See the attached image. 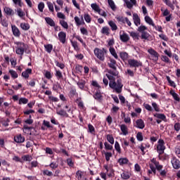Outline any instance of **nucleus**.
<instances>
[{"mask_svg":"<svg viewBox=\"0 0 180 180\" xmlns=\"http://www.w3.org/2000/svg\"><path fill=\"white\" fill-rule=\"evenodd\" d=\"M75 70H76L77 74H81V72H82V70H84V68H82V65H77L75 67Z\"/></svg>","mask_w":180,"mask_h":180,"instance_id":"680f3d73","label":"nucleus"},{"mask_svg":"<svg viewBox=\"0 0 180 180\" xmlns=\"http://www.w3.org/2000/svg\"><path fill=\"white\" fill-rule=\"evenodd\" d=\"M120 58L123 61H126L127 60V58H129V53H127V52H121L120 53Z\"/></svg>","mask_w":180,"mask_h":180,"instance_id":"e433bc0d","label":"nucleus"},{"mask_svg":"<svg viewBox=\"0 0 180 180\" xmlns=\"http://www.w3.org/2000/svg\"><path fill=\"white\" fill-rule=\"evenodd\" d=\"M71 44L74 50H75V51H79V46H78V42L71 41Z\"/></svg>","mask_w":180,"mask_h":180,"instance_id":"a18cd8bd","label":"nucleus"},{"mask_svg":"<svg viewBox=\"0 0 180 180\" xmlns=\"http://www.w3.org/2000/svg\"><path fill=\"white\" fill-rule=\"evenodd\" d=\"M115 19L117 20L119 23H126V18L122 16V15H116Z\"/></svg>","mask_w":180,"mask_h":180,"instance_id":"c756f323","label":"nucleus"},{"mask_svg":"<svg viewBox=\"0 0 180 180\" xmlns=\"http://www.w3.org/2000/svg\"><path fill=\"white\" fill-rule=\"evenodd\" d=\"M152 106H153V109L155 110V112H160V105H158V104H157V103L153 102Z\"/></svg>","mask_w":180,"mask_h":180,"instance_id":"69168bd1","label":"nucleus"},{"mask_svg":"<svg viewBox=\"0 0 180 180\" xmlns=\"http://www.w3.org/2000/svg\"><path fill=\"white\" fill-rule=\"evenodd\" d=\"M84 18L85 22H86V23H91V22L92 21V18H91V15H89V14L88 13H85L84 15Z\"/></svg>","mask_w":180,"mask_h":180,"instance_id":"c03bdc74","label":"nucleus"},{"mask_svg":"<svg viewBox=\"0 0 180 180\" xmlns=\"http://www.w3.org/2000/svg\"><path fill=\"white\" fill-rule=\"evenodd\" d=\"M77 84L79 89H82L83 91V89H85V85L86 84V82L84 79H81Z\"/></svg>","mask_w":180,"mask_h":180,"instance_id":"b1692460","label":"nucleus"},{"mask_svg":"<svg viewBox=\"0 0 180 180\" xmlns=\"http://www.w3.org/2000/svg\"><path fill=\"white\" fill-rule=\"evenodd\" d=\"M45 20L46 22V23L48 25H49V26L53 27H56V22H54V20L53 19H51V18L49 17H46L45 18Z\"/></svg>","mask_w":180,"mask_h":180,"instance_id":"a878e982","label":"nucleus"},{"mask_svg":"<svg viewBox=\"0 0 180 180\" xmlns=\"http://www.w3.org/2000/svg\"><path fill=\"white\" fill-rule=\"evenodd\" d=\"M27 102H29V100L26 98H20L19 99V105H22V103H23V105H26Z\"/></svg>","mask_w":180,"mask_h":180,"instance_id":"e2e57ef3","label":"nucleus"},{"mask_svg":"<svg viewBox=\"0 0 180 180\" xmlns=\"http://www.w3.org/2000/svg\"><path fill=\"white\" fill-rule=\"evenodd\" d=\"M55 71V77H56L57 79H58L59 81H65L67 79L66 77H64V76L63 75V72L60 70L56 69Z\"/></svg>","mask_w":180,"mask_h":180,"instance_id":"ddd939ff","label":"nucleus"},{"mask_svg":"<svg viewBox=\"0 0 180 180\" xmlns=\"http://www.w3.org/2000/svg\"><path fill=\"white\" fill-rule=\"evenodd\" d=\"M43 175L46 176H53V172H51L49 169H45L42 172Z\"/></svg>","mask_w":180,"mask_h":180,"instance_id":"5fc2aeb1","label":"nucleus"},{"mask_svg":"<svg viewBox=\"0 0 180 180\" xmlns=\"http://www.w3.org/2000/svg\"><path fill=\"white\" fill-rule=\"evenodd\" d=\"M88 133H90L91 134H95L96 131H95V127L92 125L91 124H88Z\"/></svg>","mask_w":180,"mask_h":180,"instance_id":"7c9ffc66","label":"nucleus"},{"mask_svg":"<svg viewBox=\"0 0 180 180\" xmlns=\"http://www.w3.org/2000/svg\"><path fill=\"white\" fill-rule=\"evenodd\" d=\"M17 14L20 18H23V16L26 15V13H25V12H23V10H22V8H17Z\"/></svg>","mask_w":180,"mask_h":180,"instance_id":"09e8293b","label":"nucleus"},{"mask_svg":"<svg viewBox=\"0 0 180 180\" xmlns=\"http://www.w3.org/2000/svg\"><path fill=\"white\" fill-rule=\"evenodd\" d=\"M109 26L111 27V30L115 31L117 29V25H116V23L113 21H109L108 22Z\"/></svg>","mask_w":180,"mask_h":180,"instance_id":"37998d69","label":"nucleus"},{"mask_svg":"<svg viewBox=\"0 0 180 180\" xmlns=\"http://www.w3.org/2000/svg\"><path fill=\"white\" fill-rule=\"evenodd\" d=\"M120 127L124 136H127V134H129V128H127V126H126V124H122L120 125Z\"/></svg>","mask_w":180,"mask_h":180,"instance_id":"6ab92c4d","label":"nucleus"},{"mask_svg":"<svg viewBox=\"0 0 180 180\" xmlns=\"http://www.w3.org/2000/svg\"><path fill=\"white\" fill-rule=\"evenodd\" d=\"M91 8H92V9L94 10V11H95V12H99V11H100V8H99V6L98 5V4H91Z\"/></svg>","mask_w":180,"mask_h":180,"instance_id":"13d9d810","label":"nucleus"},{"mask_svg":"<svg viewBox=\"0 0 180 180\" xmlns=\"http://www.w3.org/2000/svg\"><path fill=\"white\" fill-rule=\"evenodd\" d=\"M105 149L108 150H113V146L109 144L108 142L104 143Z\"/></svg>","mask_w":180,"mask_h":180,"instance_id":"338daca9","label":"nucleus"},{"mask_svg":"<svg viewBox=\"0 0 180 180\" xmlns=\"http://www.w3.org/2000/svg\"><path fill=\"white\" fill-rule=\"evenodd\" d=\"M108 5L112 9V11H115L116 9V5L115 4V1L113 0H108Z\"/></svg>","mask_w":180,"mask_h":180,"instance_id":"3c124183","label":"nucleus"},{"mask_svg":"<svg viewBox=\"0 0 180 180\" xmlns=\"http://www.w3.org/2000/svg\"><path fill=\"white\" fill-rule=\"evenodd\" d=\"M44 49H45L46 51H47L49 53V54H50L51 53V51H53V44H45Z\"/></svg>","mask_w":180,"mask_h":180,"instance_id":"473e14b6","label":"nucleus"},{"mask_svg":"<svg viewBox=\"0 0 180 180\" xmlns=\"http://www.w3.org/2000/svg\"><path fill=\"white\" fill-rule=\"evenodd\" d=\"M106 139L108 143L110 144H115V138H113V135L112 134H107Z\"/></svg>","mask_w":180,"mask_h":180,"instance_id":"c9c22d12","label":"nucleus"},{"mask_svg":"<svg viewBox=\"0 0 180 180\" xmlns=\"http://www.w3.org/2000/svg\"><path fill=\"white\" fill-rule=\"evenodd\" d=\"M145 22L148 23V25L153 26L154 29H157V25H155V24L154 23V21H153V19L150 16L148 15L145 16Z\"/></svg>","mask_w":180,"mask_h":180,"instance_id":"f3484780","label":"nucleus"},{"mask_svg":"<svg viewBox=\"0 0 180 180\" xmlns=\"http://www.w3.org/2000/svg\"><path fill=\"white\" fill-rule=\"evenodd\" d=\"M14 141H15V143H18V144L25 143V136H22L20 134H17L14 136Z\"/></svg>","mask_w":180,"mask_h":180,"instance_id":"2eb2a0df","label":"nucleus"},{"mask_svg":"<svg viewBox=\"0 0 180 180\" xmlns=\"http://www.w3.org/2000/svg\"><path fill=\"white\" fill-rule=\"evenodd\" d=\"M117 162L121 167H123V165L129 164V159L127 158H120L118 159Z\"/></svg>","mask_w":180,"mask_h":180,"instance_id":"412c9836","label":"nucleus"},{"mask_svg":"<svg viewBox=\"0 0 180 180\" xmlns=\"http://www.w3.org/2000/svg\"><path fill=\"white\" fill-rule=\"evenodd\" d=\"M121 177L122 178V179H130V174H129L128 172H123L121 174Z\"/></svg>","mask_w":180,"mask_h":180,"instance_id":"6e6d98bb","label":"nucleus"},{"mask_svg":"<svg viewBox=\"0 0 180 180\" xmlns=\"http://www.w3.org/2000/svg\"><path fill=\"white\" fill-rule=\"evenodd\" d=\"M128 64L130 68H135L134 71H137V68H139V67H143V63L136 59H129L128 60Z\"/></svg>","mask_w":180,"mask_h":180,"instance_id":"0eeeda50","label":"nucleus"},{"mask_svg":"<svg viewBox=\"0 0 180 180\" xmlns=\"http://www.w3.org/2000/svg\"><path fill=\"white\" fill-rule=\"evenodd\" d=\"M115 148L118 154H122V148H120V144H119V142L117 141H115Z\"/></svg>","mask_w":180,"mask_h":180,"instance_id":"a19ab883","label":"nucleus"},{"mask_svg":"<svg viewBox=\"0 0 180 180\" xmlns=\"http://www.w3.org/2000/svg\"><path fill=\"white\" fill-rule=\"evenodd\" d=\"M57 114L60 116H64L65 117H68V113H67V111L64 110H60L58 112H57Z\"/></svg>","mask_w":180,"mask_h":180,"instance_id":"de8ad7c7","label":"nucleus"},{"mask_svg":"<svg viewBox=\"0 0 180 180\" xmlns=\"http://www.w3.org/2000/svg\"><path fill=\"white\" fill-rule=\"evenodd\" d=\"M101 33L102 34H105V36H109L110 34V29H109V27H103Z\"/></svg>","mask_w":180,"mask_h":180,"instance_id":"bb28decb","label":"nucleus"},{"mask_svg":"<svg viewBox=\"0 0 180 180\" xmlns=\"http://www.w3.org/2000/svg\"><path fill=\"white\" fill-rule=\"evenodd\" d=\"M70 96L74 98V96H78V93H77V89H72L70 91Z\"/></svg>","mask_w":180,"mask_h":180,"instance_id":"8fccbe9b","label":"nucleus"},{"mask_svg":"<svg viewBox=\"0 0 180 180\" xmlns=\"http://www.w3.org/2000/svg\"><path fill=\"white\" fill-rule=\"evenodd\" d=\"M135 127L137 129H143L144 127H146V124L144 123V120L142 119H139L136 121V125Z\"/></svg>","mask_w":180,"mask_h":180,"instance_id":"4468645a","label":"nucleus"},{"mask_svg":"<svg viewBox=\"0 0 180 180\" xmlns=\"http://www.w3.org/2000/svg\"><path fill=\"white\" fill-rule=\"evenodd\" d=\"M38 9L39 12H43V10L44 9V4L43 2H40L38 4Z\"/></svg>","mask_w":180,"mask_h":180,"instance_id":"774afa93","label":"nucleus"},{"mask_svg":"<svg viewBox=\"0 0 180 180\" xmlns=\"http://www.w3.org/2000/svg\"><path fill=\"white\" fill-rule=\"evenodd\" d=\"M171 164L174 169H179L180 161L176 157H173L171 160Z\"/></svg>","mask_w":180,"mask_h":180,"instance_id":"9d476101","label":"nucleus"},{"mask_svg":"<svg viewBox=\"0 0 180 180\" xmlns=\"http://www.w3.org/2000/svg\"><path fill=\"white\" fill-rule=\"evenodd\" d=\"M154 117H157V119H160V120H163V122H167V117L165 114L155 113L154 114Z\"/></svg>","mask_w":180,"mask_h":180,"instance_id":"393cba45","label":"nucleus"},{"mask_svg":"<svg viewBox=\"0 0 180 180\" xmlns=\"http://www.w3.org/2000/svg\"><path fill=\"white\" fill-rule=\"evenodd\" d=\"M148 53H149V54H150V56L153 57V61H158V57H160V54H158V52H157V51L154 50V49L153 48H150L149 49H148Z\"/></svg>","mask_w":180,"mask_h":180,"instance_id":"1a4fd4ad","label":"nucleus"},{"mask_svg":"<svg viewBox=\"0 0 180 180\" xmlns=\"http://www.w3.org/2000/svg\"><path fill=\"white\" fill-rule=\"evenodd\" d=\"M48 8L52 13L54 12V5H53V3L48 1L47 2Z\"/></svg>","mask_w":180,"mask_h":180,"instance_id":"bf43d9fd","label":"nucleus"},{"mask_svg":"<svg viewBox=\"0 0 180 180\" xmlns=\"http://www.w3.org/2000/svg\"><path fill=\"white\" fill-rule=\"evenodd\" d=\"M166 78L170 86H172L173 88H176V84H175V82L171 80V77H169V76H167Z\"/></svg>","mask_w":180,"mask_h":180,"instance_id":"79ce46f5","label":"nucleus"},{"mask_svg":"<svg viewBox=\"0 0 180 180\" xmlns=\"http://www.w3.org/2000/svg\"><path fill=\"white\" fill-rule=\"evenodd\" d=\"M4 12L5 13H6V15H8L9 16H12L14 15L13 10L9 7H5Z\"/></svg>","mask_w":180,"mask_h":180,"instance_id":"c85d7f7f","label":"nucleus"},{"mask_svg":"<svg viewBox=\"0 0 180 180\" xmlns=\"http://www.w3.org/2000/svg\"><path fill=\"white\" fill-rule=\"evenodd\" d=\"M22 160H23V161H32V160H33V157H32V155H25L23 156H22Z\"/></svg>","mask_w":180,"mask_h":180,"instance_id":"49530a36","label":"nucleus"},{"mask_svg":"<svg viewBox=\"0 0 180 180\" xmlns=\"http://www.w3.org/2000/svg\"><path fill=\"white\" fill-rule=\"evenodd\" d=\"M17 46L15 47V53L18 56H21L25 54V52H26V50H27V45H26L23 42H17L16 43Z\"/></svg>","mask_w":180,"mask_h":180,"instance_id":"20e7f679","label":"nucleus"},{"mask_svg":"<svg viewBox=\"0 0 180 180\" xmlns=\"http://www.w3.org/2000/svg\"><path fill=\"white\" fill-rule=\"evenodd\" d=\"M171 95L173 96L174 101H176L177 102H180V98L179 96L175 92L170 91Z\"/></svg>","mask_w":180,"mask_h":180,"instance_id":"4d7b16f0","label":"nucleus"},{"mask_svg":"<svg viewBox=\"0 0 180 180\" xmlns=\"http://www.w3.org/2000/svg\"><path fill=\"white\" fill-rule=\"evenodd\" d=\"M30 74H32V69L27 68L25 71L22 72V77H23V78H25V79H27V78H29Z\"/></svg>","mask_w":180,"mask_h":180,"instance_id":"5701e85b","label":"nucleus"},{"mask_svg":"<svg viewBox=\"0 0 180 180\" xmlns=\"http://www.w3.org/2000/svg\"><path fill=\"white\" fill-rule=\"evenodd\" d=\"M151 162L154 164L157 171L159 172L160 176H162V178H167V174L168 172V170L167 169H162L164 168V166L162 165H160V162L157 161L155 158H153L151 160Z\"/></svg>","mask_w":180,"mask_h":180,"instance_id":"f03ea898","label":"nucleus"},{"mask_svg":"<svg viewBox=\"0 0 180 180\" xmlns=\"http://www.w3.org/2000/svg\"><path fill=\"white\" fill-rule=\"evenodd\" d=\"M141 40H148V37H150V34L147 32H141Z\"/></svg>","mask_w":180,"mask_h":180,"instance_id":"f704fd0d","label":"nucleus"},{"mask_svg":"<svg viewBox=\"0 0 180 180\" xmlns=\"http://www.w3.org/2000/svg\"><path fill=\"white\" fill-rule=\"evenodd\" d=\"M59 25H60L63 29H68V23L64 20H60Z\"/></svg>","mask_w":180,"mask_h":180,"instance_id":"ea45409f","label":"nucleus"},{"mask_svg":"<svg viewBox=\"0 0 180 180\" xmlns=\"http://www.w3.org/2000/svg\"><path fill=\"white\" fill-rule=\"evenodd\" d=\"M129 36L132 37L133 40H140V34L139 32H129Z\"/></svg>","mask_w":180,"mask_h":180,"instance_id":"4be33fe9","label":"nucleus"},{"mask_svg":"<svg viewBox=\"0 0 180 180\" xmlns=\"http://www.w3.org/2000/svg\"><path fill=\"white\" fill-rule=\"evenodd\" d=\"M108 65L112 70H108V74L110 75H114V77H117V63L116 60L113 58H110V62L108 63Z\"/></svg>","mask_w":180,"mask_h":180,"instance_id":"7ed1b4c3","label":"nucleus"},{"mask_svg":"<svg viewBox=\"0 0 180 180\" xmlns=\"http://www.w3.org/2000/svg\"><path fill=\"white\" fill-rule=\"evenodd\" d=\"M17 46L15 47V53L18 56H21L25 54V52H26V50H27V45H26L23 42H17L16 43Z\"/></svg>","mask_w":180,"mask_h":180,"instance_id":"39448f33","label":"nucleus"},{"mask_svg":"<svg viewBox=\"0 0 180 180\" xmlns=\"http://www.w3.org/2000/svg\"><path fill=\"white\" fill-rule=\"evenodd\" d=\"M147 27L146 25H141L138 27L137 32H139V33H143L147 30Z\"/></svg>","mask_w":180,"mask_h":180,"instance_id":"864d4df0","label":"nucleus"},{"mask_svg":"<svg viewBox=\"0 0 180 180\" xmlns=\"http://www.w3.org/2000/svg\"><path fill=\"white\" fill-rule=\"evenodd\" d=\"M58 36L59 38V41H60V43H62L63 44H65V40L67 39V33L62 31L58 33Z\"/></svg>","mask_w":180,"mask_h":180,"instance_id":"f8f14e48","label":"nucleus"},{"mask_svg":"<svg viewBox=\"0 0 180 180\" xmlns=\"http://www.w3.org/2000/svg\"><path fill=\"white\" fill-rule=\"evenodd\" d=\"M8 72H9L11 78H13V79H16V78H18V72H16V71H15L13 70H10Z\"/></svg>","mask_w":180,"mask_h":180,"instance_id":"4c0bfd02","label":"nucleus"},{"mask_svg":"<svg viewBox=\"0 0 180 180\" xmlns=\"http://www.w3.org/2000/svg\"><path fill=\"white\" fill-rule=\"evenodd\" d=\"M93 97L94 98V99H96V101H98V102H102L103 99V96H102V93H101V91H97L93 96Z\"/></svg>","mask_w":180,"mask_h":180,"instance_id":"dca6fc26","label":"nucleus"},{"mask_svg":"<svg viewBox=\"0 0 180 180\" xmlns=\"http://www.w3.org/2000/svg\"><path fill=\"white\" fill-rule=\"evenodd\" d=\"M94 56L97 57L100 61H105V54H106L107 51L105 49V48H103L102 49L99 48H96L94 51Z\"/></svg>","mask_w":180,"mask_h":180,"instance_id":"423d86ee","label":"nucleus"},{"mask_svg":"<svg viewBox=\"0 0 180 180\" xmlns=\"http://www.w3.org/2000/svg\"><path fill=\"white\" fill-rule=\"evenodd\" d=\"M113 76V75H111L106 74V77L110 81L109 86L111 88V89H115L117 94H122V89H123L122 79H118L116 82V79Z\"/></svg>","mask_w":180,"mask_h":180,"instance_id":"f257e3e1","label":"nucleus"},{"mask_svg":"<svg viewBox=\"0 0 180 180\" xmlns=\"http://www.w3.org/2000/svg\"><path fill=\"white\" fill-rule=\"evenodd\" d=\"M120 39L123 43H127L130 40V37L127 33H124L120 35Z\"/></svg>","mask_w":180,"mask_h":180,"instance_id":"aec40b11","label":"nucleus"},{"mask_svg":"<svg viewBox=\"0 0 180 180\" xmlns=\"http://www.w3.org/2000/svg\"><path fill=\"white\" fill-rule=\"evenodd\" d=\"M110 54H112V56L114 57V58H115L116 60H117L119 58V56H117V53H116V50L115 49V48H110Z\"/></svg>","mask_w":180,"mask_h":180,"instance_id":"58836bf2","label":"nucleus"},{"mask_svg":"<svg viewBox=\"0 0 180 180\" xmlns=\"http://www.w3.org/2000/svg\"><path fill=\"white\" fill-rule=\"evenodd\" d=\"M165 148V142L163 141V139H159L156 147L157 153L158 154H164Z\"/></svg>","mask_w":180,"mask_h":180,"instance_id":"6e6552de","label":"nucleus"},{"mask_svg":"<svg viewBox=\"0 0 180 180\" xmlns=\"http://www.w3.org/2000/svg\"><path fill=\"white\" fill-rule=\"evenodd\" d=\"M133 20L135 25L140 26L141 20H140V17H139L138 13L133 14Z\"/></svg>","mask_w":180,"mask_h":180,"instance_id":"a211bd4d","label":"nucleus"},{"mask_svg":"<svg viewBox=\"0 0 180 180\" xmlns=\"http://www.w3.org/2000/svg\"><path fill=\"white\" fill-rule=\"evenodd\" d=\"M158 158L159 160H160V161H167V160H168L169 157L168 156V155H167V153H165V154L163 153V154H159Z\"/></svg>","mask_w":180,"mask_h":180,"instance_id":"72a5a7b5","label":"nucleus"},{"mask_svg":"<svg viewBox=\"0 0 180 180\" xmlns=\"http://www.w3.org/2000/svg\"><path fill=\"white\" fill-rule=\"evenodd\" d=\"M136 139L138 141H143V140H144V138L143 137V133L138 132L136 134Z\"/></svg>","mask_w":180,"mask_h":180,"instance_id":"0e129e2a","label":"nucleus"},{"mask_svg":"<svg viewBox=\"0 0 180 180\" xmlns=\"http://www.w3.org/2000/svg\"><path fill=\"white\" fill-rule=\"evenodd\" d=\"M67 164L69 167H70V168H74L75 165H74V162H72V158H68L67 159Z\"/></svg>","mask_w":180,"mask_h":180,"instance_id":"052dcab7","label":"nucleus"},{"mask_svg":"<svg viewBox=\"0 0 180 180\" xmlns=\"http://www.w3.org/2000/svg\"><path fill=\"white\" fill-rule=\"evenodd\" d=\"M20 27H21V29H22V30L27 31V30H29V29H30V25H29V23H26V22H21Z\"/></svg>","mask_w":180,"mask_h":180,"instance_id":"2f4dec72","label":"nucleus"},{"mask_svg":"<svg viewBox=\"0 0 180 180\" xmlns=\"http://www.w3.org/2000/svg\"><path fill=\"white\" fill-rule=\"evenodd\" d=\"M163 2L172 9V11H175V6L171 2L170 0H163Z\"/></svg>","mask_w":180,"mask_h":180,"instance_id":"cd10ccee","label":"nucleus"},{"mask_svg":"<svg viewBox=\"0 0 180 180\" xmlns=\"http://www.w3.org/2000/svg\"><path fill=\"white\" fill-rule=\"evenodd\" d=\"M11 29L13 34L15 36V37H20V34H22V33L20 32L19 28L16 27V25H11Z\"/></svg>","mask_w":180,"mask_h":180,"instance_id":"9b49d317","label":"nucleus"},{"mask_svg":"<svg viewBox=\"0 0 180 180\" xmlns=\"http://www.w3.org/2000/svg\"><path fill=\"white\" fill-rule=\"evenodd\" d=\"M55 64L56 67H58L59 68H60V70H64V68H65V65H64V63L58 62V60H55Z\"/></svg>","mask_w":180,"mask_h":180,"instance_id":"603ef678","label":"nucleus"}]
</instances>
